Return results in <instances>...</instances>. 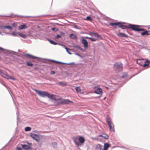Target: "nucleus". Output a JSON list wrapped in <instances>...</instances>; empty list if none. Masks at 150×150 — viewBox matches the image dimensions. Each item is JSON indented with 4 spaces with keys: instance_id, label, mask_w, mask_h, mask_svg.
Returning <instances> with one entry per match:
<instances>
[{
    "instance_id": "obj_5",
    "label": "nucleus",
    "mask_w": 150,
    "mask_h": 150,
    "mask_svg": "<svg viewBox=\"0 0 150 150\" xmlns=\"http://www.w3.org/2000/svg\"><path fill=\"white\" fill-rule=\"evenodd\" d=\"M115 71L117 72L121 71L122 70V64L120 63H116L114 66Z\"/></svg>"
},
{
    "instance_id": "obj_24",
    "label": "nucleus",
    "mask_w": 150,
    "mask_h": 150,
    "mask_svg": "<svg viewBox=\"0 0 150 150\" xmlns=\"http://www.w3.org/2000/svg\"><path fill=\"white\" fill-rule=\"evenodd\" d=\"M69 37L73 39H74L76 38V36L73 34H70Z\"/></svg>"
},
{
    "instance_id": "obj_34",
    "label": "nucleus",
    "mask_w": 150,
    "mask_h": 150,
    "mask_svg": "<svg viewBox=\"0 0 150 150\" xmlns=\"http://www.w3.org/2000/svg\"><path fill=\"white\" fill-rule=\"evenodd\" d=\"M17 25V24L16 23H13L12 24V26L14 27H16Z\"/></svg>"
},
{
    "instance_id": "obj_45",
    "label": "nucleus",
    "mask_w": 150,
    "mask_h": 150,
    "mask_svg": "<svg viewBox=\"0 0 150 150\" xmlns=\"http://www.w3.org/2000/svg\"><path fill=\"white\" fill-rule=\"evenodd\" d=\"M24 146H26V147H28V146L27 145H24Z\"/></svg>"
},
{
    "instance_id": "obj_18",
    "label": "nucleus",
    "mask_w": 150,
    "mask_h": 150,
    "mask_svg": "<svg viewBox=\"0 0 150 150\" xmlns=\"http://www.w3.org/2000/svg\"><path fill=\"white\" fill-rule=\"evenodd\" d=\"M110 145L108 143H106L104 144V150H107L108 148L110 147Z\"/></svg>"
},
{
    "instance_id": "obj_41",
    "label": "nucleus",
    "mask_w": 150,
    "mask_h": 150,
    "mask_svg": "<svg viewBox=\"0 0 150 150\" xmlns=\"http://www.w3.org/2000/svg\"><path fill=\"white\" fill-rule=\"evenodd\" d=\"M55 62L56 63H60V62H57V61H55Z\"/></svg>"
},
{
    "instance_id": "obj_22",
    "label": "nucleus",
    "mask_w": 150,
    "mask_h": 150,
    "mask_svg": "<svg viewBox=\"0 0 150 150\" xmlns=\"http://www.w3.org/2000/svg\"><path fill=\"white\" fill-rule=\"evenodd\" d=\"M57 84L60 86H65L67 85V84L65 82H59Z\"/></svg>"
},
{
    "instance_id": "obj_32",
    "label": "nucleus",
    "mask_w": 150,
    "mask_h": 150,
    "mask_svg": "<svg viewBox=\"0 0 150 150\" xmlns=\"http://www.w3.org/2000/svg\"><path fill=\"white\" fill-rule=\"evenodd\" d=\"M5 72H3L1 70H0V74L1 75V76H3V75L4 74Z\"/></svg>"
},
{
    "instance_id": "obj_26",
    "label": "nucleus",
    "mask_w": 150,
    "mask_h": 150,
    "mask_svg": "<svg viewBox=\"0 0 150 150\" xmlns=\"http://www.w3.org/2000/svg\"><path fill=\"white\" fill-rule=\"evenodd\" d=\"M25 130L26 131H30L31 130V128L30 127H25Z\"/></svg>"
},
{
    "instance_id": "obj_16",
    "label": "nucleus",
    "mask_w": 150,
    "mask_h": 150,
    "mask_svg": "<svg viewBox=\"0 0 150 150\" xmlns=\"http://www.w3.org/2000/svg\"><path fill=\"white\" fill-rule=\"evenodd\" d=\"M79 140L80 143L83 144L84 142L85 139L84 138L81 136H80L79 137Z\"/></svg>"
},
{
    "instance_id": "obj_13",
    "label": "nucleus",
    "mask_w": 150,
    "mask_h": 150,
    "mask_svg": "<svg viewBox=\"0 0 150 150\" xmlns=\"http://www.w3.org/2000/svg\"><path fill=\"white\" fill-rule=\"evenodd\" d=\"M75 89L77 93L80 94H83V92L80 87H76Z\"/></svg>"
},
{
    "instance_id": "obj_27",
    "label": "nucleus",
    "mask_w": 150,
    "mask_h": 150,
    "mask_svg": "<svg viewBox=\"0 0 150 150\" xmlns=\"http://www.w3.org/2000/svg\"><path fill=\"white\" fill-rule=\"evenodd\" d=\"M27 64L30 66H33V64L31 63L30 62H28L26 63Z\"/></svg>"
},
{
    "instance_id": "obj_38",
    "label": "nucleus",
    "mask_w": 150,
    "mask_h": 150,
    "mask_svg": "<svg viewBox=\"0 0 150 150\" xmlns=\"http://www.w3.org/2000/svg\"><path fill=\"white\" fill-rule=\"evenodd\" d=\"M12 35H17V34H16L15 33H12Z\"/></svg>"
},
{
    "instance_id": "obj_33",
    "label": "nucleus",
    "mask_w": 150,
    "mask_h": 150,
    "mask_svg": "<svg viewBox=\"0 0 150 150\" xmlns=\"http://www.w3.org/2000/svg\"><path fill=\"white\" fill-rule=\"evenodd\" d=\"M52 30H53V31H57L58 30L57 29H56H56L55 28H52Z\"/></svg>"
},
{
    "instance_id": "obj_11",
    "label": "nucleus",
    "mask_w": 150,
    "mask_h": 150,
    "mask_svg": "<svg viewBox=\"0 0 150 150\" xmlns=\"http://www.w3.org/2000/svg\"><path fill=\"white\" fill-rule=\"evenodd\" d=\"M82 43L84 45V47L85 48H87L88 47V43L87 40L84 39L83 38H82Z\"/></svg>"
},
{
    "instance_id": "obj_47",
    "label": "nucleus",
    "mask_w": 150,
    "mask_h": 150,
    "mask_svg": "<svg viewBox=\"0 0 150 150\" xmlns=\"http://www.w3.org/2000/svg\"><path fill=\"white\" fill-rule=\"evenodd\" d=\"M150 28V25L149 26V29Z\"/></svg>"
},
{
    "instance_id": "obj_8",
    "label": "nucleus",
    "mask_w": 150,
    "mask_h": 150,
    "mask_svg": "<svg viewBox=\"0 0 150 150\" xmlns=\"http://www.w3.org/2000/svg\"><path fill=\"white\" fill-rule=\"evenodd\" d=\"M2 77L8 79H11L13 80H15L16 79L13 76L11 77L10 76L7 74L5 72L4 73Z\"/></svg>"
},
{
    "instance_id": "obj_21",
    "label": "nucleus",
    "mask_w": 150,
    "mask_h": 150,
    "mask_svg": "<svg viewBox=\"0 0 150 150\" xmlns=\"http://www.w3.org/2000/svg\"><path fill=\"white\" fill-rule=\"evenodd\" d=\"M25 56L29 57H30L32 59H35V58H38L37 57H36L35 56H33V55H30L29 54H25Z\"/></svg>"
},
{
    "instance_id": "obj_44",
    "label": "nucleus",
    "mask_w": 150,
    "mask_h": 150,
    "mask_svg": "<svg viewBox=\"0 0 150 150\" xmlns=\"http://www.w3.org/2000/svg\"><path fill=\"white\" fill-rule=\"evenodd\" d=\"M18 150H21V149L20 148H18Z\"/></svg>"
},
{
    "instance_id": "obj_1",
    "label": "nucleus",
    "mask_w": 150,
    "mask_h": 150,
    "mask_svg": "<svg viewBox=\"0 0 150 150\" xmlns=\"http://www.w3.org/2000/svg\"><path fill=\"white\" fill-rule=\"evenodd\" d=\"M34 90L38 95L41 97H44L47 96L48 98L52 99H53L54 97V95H53L50 94L46 91L38 90L36 89H34Z\"/></svg>"
},
{
    "instance_id": "obj_17",
    "label": "nucleus",
    "mask_w": 150,
    "mask_h": 150,
    "mask_svg": "<svg viewBox=\"0 0 150 150\" xmlns=\"http://www.w3.org/2000/svg\"><path fill=\"white\" fill-rule=\"evenodd\" d=\"M146 61L145 63L143 65V66L144 67H146L147 66H148L149 65V63H150V61H149L148 59H145Z\"/></svg>"
},
{
    "instance_id": "obj_15",
    "label": "nucleus",
    "mask_w": 150,
    "mask_h": 150,
    "mask_svg": "<svg viewBox=\"0 0 150 150\" xmlns=\"http://www.w3.org/2000/svg\"><path fill=\"white\" fill-rule=\"evenodd\" d=\"M117 35L119 37H127L128 36L125 35L123 33H119L117 34Z\"/></svg>"
},
{
    "instance_id": "obj_12",
    "label": "nucleus",
    "mask_w": 150,
    "mask_h": 150,
    "mask_svg": "<svg viewBox=\"0 0 150 150\" xmlns=\"http://www.w3.org/2000/svg\"><path fill=\"white\" fill-rule=\"evenodd\" d=\"M73 139L74 143L76 145L79 146L81 145L80 143L78 141V139H79L78 137H74Z\"/></svg>"
},
{
    "instance_id": "obj_37",
    "label": "nucleus",
    "mask_w": 150,
    "mask_h": 150,
    "mask_svg": "<svg viewBox=\"0 0 150 150\" xmlns=\"http://www.w3.org/2000/svg\"><path fill=\"white\" fill-rule=\"evenodd\" d=\"M61 38V36L60 35H57V36H56V38Z\"/></svg>"
},
{
    "instance_id": "obj_14",
    "label": "nucleus",
    "mask_w": 150,
    "mask_h": 150,
    "mask_svg": "<svg viewBox=\"0 0 150 150\" xmlns=\"http://www.w3.org/2000/svg\"><path fill=\"white\" fill-rule=\"evenodd\" d=\"M90 34L91 35L93 36L94 37L97 38L98 39H99L100 37V36L97 33H94L93 32H90Z\"/></svg>"
},
{
    "instance_id": "obj_3",
    "label": "nucleus",
    "mask_w": 150,
    "mask_h": 150,
    "mask_svg": "<svg viewBox=\"0 0 150 150\" xmlns=\"http://www.w3.org/2000/svg\"><path fill=\"white\" fill-rule=\"evenodd\" d=\"M110 25L115 27L116 26H118L119 28H121L122 29H125L128 28L127 26H125L123 25V23L119 22L115 23H110Z\"/></svg>"
},
{
    "instance_id": "obj_42",
    "label": "nucleus",
    "mask_w": 150,
    "mask_h": 150,
    "mask_svg": "<svg viewBox=\"0 0 150 150\" xmlns=\"http://www.w3.org/2000/svg\"><path fill=\"white\" fill-rule=\"evenodd\" d=\"M4 28V26H0V28Z\"/></svg>"
},
{
    "instance_id": "obj_40",
    "label": "nucleus",
    "mask_w": 150,
    "mask_h": 150,
    "mask_svg": "<svg viewBox=\"0 0 150 150\" xmlns=\"http://www.w3.org/2000/svg\"><path fill=\"white\" fill-rule=\"evenodd\" d=\"M0 50H4L3 48L1 47H0Z\"/></svg>"
},
{
    "instance_id": "obj_20",
    "label": "nucleus",
    "mask_w": 150,
    "mask_h": 150,
    "mask_svg": "<svg viewBox=\"0 0 150 150\" xmlns=\"http://www.w3.org/2000/svg\"><path fill=\"white\" fill-rule=\"evenodd\" d=\"M27 28V26L25 24L21 25L19 26V28L20 30H22Z\"/></svg>"
},
{
    "instance_id": "obj_39",
    "label": "nucleus",
    "mask_w": 150,
    "mask_h": 150,
    "mask_svg": "<svg viewBox=\"0 0 150 150\" xmlns=\"http://www.w3.org/2000/svg\"><path fill=\"white\" fill-rule=\"evenodd\" d=\"M79 49L81 51H82L83 50V49L80 47H79Z\"/></svg>"
},
{
    "instance_id": "obj_31",
    "label": "nucleus",
    "mask_w": 150,
    "mask_h": 150,
    "mask_svg": "<svg viewBox=\"0 0 150 150\" xmlns=\"http://www.w3.org/2000/svg\"><path fill=\"white\" fill-rule=\"evenodd\" d=\"M5 72H3L1 70H0V74L1 75V76H3V75L4 74Z\"/></svg>"
},
{
    "instance_id": "obj_35",
    "label": "nucleus",
    "mask_w": 150,
    "mask_h": 150,
    "mask_svg": "<svg viewBox=\"0 0 150 150\" xmlns=\"http://www.w3.org/2000/svg\"><path fill=\"white\" fill-rule=\"evenodd\" d=\"M55 73V72L54 71H52L50 72V74H53Z\"/></svg>"
},
{
    "instance_id": "obj_46",
    "label": "nucleus",
    "mask_w": 150,
    "mask_h": 150,
    "mask_svg": "<svg viewBox=\"0 0 150 150\" xmlns=\"http://www.w3.org/2000/svg\"><path fill=\"white\" fill-rule=\"evenodd\" d=\"M79 47H80L79 46H78L77 47V48H78L79 49Z\"/></svg>"
},
{
    "instance_id": "obj_36",
    "label": "nucleus",
    "mask_w": 150,
    "mask_h": 150,
    "mask_svg": "<svg viewBox=\"0 0 150 150\" xmlns=\"http://www.w3.org/2000/svg\"><path fill=\"white\" fill-rule=\"evenodd\" d=\"M65 49H66V50L68 52V53L69 54H70V52H69V49L68 48H67V47H66V48H65Z\"/></svg>"
},
{
    "instance_id": "obj_30",
    "label": "nucleus",
    "mask_w": 150,
    "mask_h": 150,
    "mask_svg": "<svg viewBox=\"0 0 150 150\" xmlns=\"http://www.w3.org/2000/svg\"><path fill=\"white\" fill-rule=\"evenodd\" d=\"M89 39H90L92 41H96L97 40L96 39H94L93 38L91 37L89 38Z\"/></svg>"
},
{
    "instance_id": "obj_6",
    "label": "nucleus",
    "mask_w": 150,
    "mask_h": 150,
    "mask_svg": "<svg viewBox=\"0 0 150 150\" xmlns=\"http://www.w3.org/2000/svg\"><path fill=\"white\" fill-rule=\"evenodd\" d=\"M94 91L95 93L99 94L100 95L99 97L101 96L102 94V90L101 88L98 86L94 87Z\"/></svg>"
},
{
    "instance_id": "obj_19",
    "label": "nucleus",
    "mask_w": 150,
    "mask_h": 150,
    "mask_svg": "<svg viewBox=\"0 0 150 150\" xmlns=\"http://www.w3.org/2000/svg\"><path fill=\"white\" fill-rule=\"evenodd\" d=\"M102 147V146L100 144H98L96 146L95 150H101Z\"/></svg>"
},
{
    "instance_id": "obj_43",
    "label": "nucleus",
    "mask_w": 150,
    "mask_h": 150,
    "mask_svg": "<svg viewBox=\"0 0 150 150\" xmlns=\"http://www.w3.org/2000/svg\"><path fill=\"white\" fill-rule=\"evenodd\" d=\"M90 37H85V38H86V39H89V38Z\"/></svg>"
},
{
    "instance_id": "obj_29",
    "label": "nucleus",
    "mask_w": 150,
    "mask_h": 150,
    "mask_svg": "<svg viewBox=\"0 0 150 150\" xmlns=\"http://www.w3.org/2000/svg\"><path fill=\"white\" fill-rule=\"evenodd\" d=\"M86 20L91 21L93 19L90 16H87Z\"/></svg>"
},
{
    "instance_id": "obj_10",
    "label": "nucleus",
    "mask_w": 150,
    "mask_h": 150,
    "mask_svg": "<svg viewBox=\"0 0 150 150\" xmlns=\"http://www.w3.org/2000/svg\"><path fill=\"white\" fill-rule=\"evenodd\" d=\"M141 29H142L143 30H141L143 32L141 33V35L142 36H144L145 35H150V33H149V31L146 30H145L144 29L142 28Z\"/></svg>"
},
{
    "instance_id": "obj_4",
    "label": "nucleus",
    "mask_w": 150,
    "mask_h": 150,
    "mask_svg": "<svg viewBox=\"0 0 150 150\" xmlns=\"http://www.w3.org/2000/svg\"><path fill=\"white\" fill-rule=\"evenodd\" d=\"M106 122L108 124L110 130L115 132L114 125L112 122L111 119L109 118L107 119Z\"/></svg>"
},
{
    "instance_id": "obj_25",
    "label": "nucleus",
    "mask_w": 150,
    "mask_h": 150,
    "mask_svg": "<svg viewBox=\"0 0 150 150\" xmlns=\"http://www.w3.org/2000/svg\"><path fill=\"white\" fill-rule=\"evenodd\" d=\"M4 28L9 29L10 30H12V28H11V26H4Z\"/></svg>"
},
{
    "instance_id": "obj_2",
    "label": "nucleus",
    "mask_w": 150,
    "mask_h": 150,
    "mask_svg": "<svg viewBox=\"0 0 150 150\" xmlns=\"http://www.w3.org/2000/svg\"><path fill=\"white\" fill-rule=\"evenodd\" d=\"M140 26L129 24L127 25L128 28H131L133 30L136 31H141V30H143L142 28H139Z\"/></svg>"
},
{
    "instance_id": "obj_23",
    "label": "nucleus",
    "mask_w": 150,
    "mask_h": 150,
    "mask_svg": "<svg viewBox=\"0 0 150 150\" xmlns=\"http://www.w3.org/2000/svg\"><path fill=\"white\" fill-rule=\"evenodd\" d=\"M18 34L23 38H26V35H25L20 33H18Z\"/></svg>"
},
{
    "instance_id": "obj_9",
    "label": "nucleus",
    "mask_w": 150,
    "mask_h": 150,
    "mask_svg": "<svg viewBox=\"0 0 150 150\" xmlns=\"http://www.w3.org/2000/svg\"><path fill=\"white\" fill-rule=\"evenodd\" d=\"M61 103L63 104H69V103H72L73 102L68 99H62L61 100Z\"/></svg>"
},
{
    "instance_id": "obj_28",
    "label": "nucleus",
    "mask_w": 150,
    "mask_h": 150,
    "mask_svg": "<svg viewBox=\"0 0 150 150\" xmlns=\"http://www.w3.org/2000/svg\"><path fill=\"white\" fill-rule=\"evenodd\" d=\"M49 42H50V43L54 45H56L57 44V43H56L54 42L52 40H49Z\"/></svg>"
},
{
    "instance_id": "obj_7",
    "label": "nucleus",
    "mask_w": 150,
    "mask_h": 150,
    "mask_svg": "<svg viewBox=\"0 0 150 150\" xmlns=\"http://www.w3.org/2000/svg\"><path fill=\"white\" fill-rule=\"evenodd\" d=\"M30 137L34 139L37 142H39L40 140V138L38 135L31 133Z\"/></svg>"
}]
</instances>
